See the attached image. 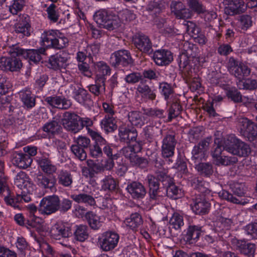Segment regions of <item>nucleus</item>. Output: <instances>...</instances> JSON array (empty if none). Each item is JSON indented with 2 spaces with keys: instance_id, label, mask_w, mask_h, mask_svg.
Here are the masks:
<instances>
[{
  "instance_id": "obj_4",
  "label": "nucleus",
  "mask_w": 257,
  "mask_h": 257,
  "mask_svg": "<svg viewBox=\"0 0 257 257\" xmlns=\"http://www.w3.org/2000/svg\"><path fill=\"white\" fill-rule=\"evenodd\" d=\"M75 144L71 147V151L81 161L87 157L85 149L90 147V140L86 137L79 136L75 140Z\"/></svg>"
},
{
  "instance_id": "obj_25",
  "label": "nucleus",
  "mask_w": 257,
  "mask_h": 257,
  "mask_svg": "<svg viewBox=\"0 0 257 257\" xmlns=\"http://www.w3.org/2000/svg\"><path fill=\"white\" fill-rule=\"evenodd\" d=\"M137 90L140 94L142 97L145 99L153 101L156 98L155 90L152 89L143 80L141 81L137 87Z\"/></svg>"
},
{
  "instance_id": "obj_55",
  "label": "nucleus",
  "mask_w": 257,
  "mask_h": 257,
  "mask_svg": "<svg viewBox=\"0 0 257 257\" xmlns=\"http://www.w3.org/2000/svg\"><path fill=\"white\" fill-rule=\"evenodd\" d=\"M203 127L197 126L190 130L188 133V138L191 143H195L202 137Z\"/></svg>"
},
{
  "instance_id": "obj_61",
  "label": "nucleus",
  "mask_w": 257,
  "mask_h": 257,
  "mask_svg": "<svg viewBox=\"0 0 257 257\" xmlns=\"http://www.w3.org/2000/svg\"><path fill=\"white\" fill-rule=\"evenodd\" d=\"M12 85L9 79L0 74V94H5L11 88Z\"/></svg>"
},
{
  "instance_id": "obj_5",
  "label": "nucleus",
  "mask_w": 257,
  "mask_h": 257,
  "mask_svg": "<svg viewBox=\"0 0 257 257\" xmlns=\"http://www.w3.org/2000/svg\"><path fill=\"white\" fill-rule=\"evenodd\" d=\"M133 43L141 52L147 54L153 52V44L149 36L143 33H137L133 37Z\"/></svg>"
},
{
  "instance_id": "obj_21",
  "label": "nucleus",
  "mask_w": 257,
  "mask_h": 257,
  "mask_svg": "<svg viewBox=\"0 0 257 257\" xmlns=\"http://www.w3.org/2000/svg\"><path fill=\"white\" fill-rule=\"evenodd\" d=\"M12 161L14 165L19 168L25 169L31 165L33 160L29 155L15 152L12 154Z\"/></svg>"
},
{
  "instance_id": "obj_31",
  "label": "nucleus",
  "mask_w": 257,
  "mask_h": 257,
  "mask_svg": "<svg viewBox=\"0 0 257 257\" xmlns=\"http://www.w3.org/2000/svg\"><path fill=\"white\" fill-rule=\"evenodd\" d=\"M143 222L141 215L138 213H135L125 219L124 224L133 230H136L143 224Z\"/></svg>"
},
{
  "instance_id": "obj_52",
  "label": "nucleus",
  "mask_w": 257,
  "mask_h": 257,
  "mask_svg": "<svg viewBox=\"0 0 257 257\" xmlns=\"http://www.w3.org/2000/svg\"><path fill=\"white\" fill-rule=\"evenodd\" d=\"M144 113L146 115L154 118H162L166 116L165 110L157 107L145 109Z\"/></svg>"
},
{
  "instance_id": "obj_43",
  "label": "nucleus",
  "mask_w": 257,
  "mask_h": 257,
  "mask_svg": "<svg viewBox=\"0 0 257 257\" xmlns=\"http://www.w3.org/2000/svg\"><path fill=\"white\" fill-rule=\"evenodd\" d=\"M201 233V227L198 225H190L185 237L187 241H195L198 239Z\"/></svg>"
},
{
  "instance_id": "obj_54",
  "label": "nucleus",
  "mask_w": 257,
  "mask_h": 257,
  "mask_svg": "<svg viewBox=\"0 0 257 257\" xmlns=\"http://www.w3.org/2000/svg\"><path fill=\"white\" fill-rule=\"evenodd\" d=\"M226 96L234 103H239L242 101L241 93L235 88H230L226 91Z\"/></svg>"
},
{
  "instance_id": "obj_20",
  "label": "nucleus",
  "mask_w": 257,
  "mask_h": 257,
  "mask_svg": "<svg viewBox=\"0 0 257 257\" xmlns=\"http://www.w3.org/2000/svg\"><path fill=\"white\" fill-rule=\"evenodd\" d=\"M232 244L237 250L240 253L248 256H253L255 250V244L248 243L243 240H238L233 238L231 240Z\"/></svg>"
},
{
  "instance_id": "obj_34",
  "label": "nucleus",
  "mask_w": 257,
  "mask_h": 257,
  "mask_svg": "<svg viewBox=\"0 0 257 257\" xmlns=\"http://www.w3.org/2000/svg\"><path fill=\"white\" fill-rule=\"evenodd\" d=\"M37 162L41 170L45 173L52 174L57 170L56 167L52 164L51 160L45 157L39 158Z\"/></svg>"
},
{
  "instance_id": "obj_17",
  "label": "nucleus",
  "mask_w": 257,
  "mask_h": 257,
  "mask_svg": "<svg viewBox=\"0 0 257 257\" xmlns=\"http://www.w3.org/2000/svg\"><path fill=\"white\" fill-rule=\"evenodd\" d=\"M45 101L52 107L61 109H68L72 105L70 100L63 96L53 95L46 97Z\"/></svg>"
},
{
  "instance_id": "obj_3",
  "label": "nucleus",
  "mask_w": 257,
  "mask_h": 257,
  "mask_svg": "<svg viewBox=\"0 0 257 257\" xmlns=\"http://www.w3.org/2000/svg\"><path fill=\"white\" fill-rule=\"evenodd\" d=\"M58 196L52 195L44 197L41 201L38 209L42 215H50L58 211Z\"/></svg>"
},
{
  "instance_id": "obj_27",
  "label": "nucleus",
  "mask_w": 257,
  "mask_h": 257,
  "mask_svg": "<svg viewBox=\"0 0 257 257\" xmlns=\"http://www.w3.org/2000/svg\"><path fill=\"white\" fill-rule=\"evenodd\" d=\"M101 187L105 191H115L119 188V182L111 175L105 176L101 181Z\"/></svg>"
},
{
  "instance_id": "obj_12",
  "label": "nucleus",
  "mask_w": 257,
  "mask_h": 257,
  "mask_svg": "<svg viewBox=\"0 0 257 257\" xmlns=\"http://www.w3.org/2000/svg\"><path fill=\"white\" fill-rule=\"evenodd\" d=\"M177 141L173 134H167L162 141V155L164 158H169L174 155Z\"/></svg>"
},
{
  "instance_id": "obj_58",
  "label": "nucleus",
  "mask_w": 257,
  "mask_h": 257,
  "mask_svg": "<svg viewBox=\"0 0 257 257\" xmlns=\"http://www.w3.org/2000/svg\"><path fill=\"white\" fill-rule=\"evenodd\" d=\"M169 222L170 225L175 229H180L184 225L183 216L178 213H174Z\"/></svg>"
},
{
  "instance_id": "obj_6",
  "label": "nucleus",
  "mask_w": 257,
  "mask_h": 257,
  "mask_svg": "<svg viewBox=\"0 0 257 257\" xmlns=\"http://www.w3.org/2000/svg\"><path fill=\"white\" fill-rule=\"evenodd\" d=\"M119 239L118 234L113 231H106L102 234L98 241L101 248L104 251H109L115 248Z\"/></svg>"
},
{
  "instance_id": "obj_28",
  "label": "nucleus",
  "mask_w": 257,
  "mask_h": 257,
  "mask_svg": "<svg viewBox=\"0 0 257 257\" xmlns=\"http://www.w3.org/2000/svg\"><path fill=\"white\" fill-rule=\"evenodd\" d=\"M19 94L24 106L27 109H31L35 106V96L32 94L30 90H22L20 92Z\"/></svg>"
},
{
  "instance_id": "obj_10",
  "label": "nucleus",
  "mask_w": 257,
  "mask_h": 257,
  "mask_svg": "<svg viewBox=\"0 0 257 257\" xmlns=\"http://www.w3.org/2000/svg\"><path fill=\"white\" fill-rule=\"evenodd\" d=\"M110 61L114 67L127 66L133 63L130 53L125 50H118L112 54Z\"/></svg>"
},
{
  "instance_id": "obj_64",
  "label": "nucleus",
  "mask_w": 257,
  "mask_h": 257,
  "mask_svg": "<svg viewBox=\"0 0 257 257\" xmlns=\"http://www.w3.org/2000/svg\"><path fill=\"white\" fill-rule=\"evenodd\" d=\"M30 25L28 23H19L15 27V31L17 33H21L24 36H29L30 35Z\"/></svg>"
},
{
  "instance_id": "obj_13",
  "label": "nucleus",
  "mask_w": 257,
  "mask_h": 257,
  "mask_svg": "<svg viewBox=\"0 0 257 257\" xmlns=\"http://www.w3.org/2000/svg\"><path fill=\"white\" fill-rule=\"evenodd\" d=\"M50 233L55 239L60 240L62 238H68L72 234L70 227L63 222H58L51 227Z\"/></svg>"
},
{
  "instance_id": "obj_38",
  "label": "nucleus",
  "mask_w": 257,
  "mask_h": 257,
  "mask_svg": "<svg viewBox=\"0 0 257 257\" xmlns=\"http://www.w3.org/2000/svg\"><path fill=\"white\" fill-rule=\"evenodd\" d=\"M182 111V107L179 99H176L172 102L168 110V122H171L173 119L177 117Z\"/></svg>"
},
{
  "instance_id": "obj_39",
  "label": "nucleus",
  "mask_w": 257,
  "mask_h": 257,
  "mask_svg": "<svg viewBox=\"0 0 257 257\" xmlns=\"http://www.w3.org/2000/svg\"><path fill=\"white\" fill-rule=\"evenodd\" d=\"M88 230V227L86 225H76L74 232L75 239L80 242L84 241L89 236Z\"/></svg>"
},
{
  "instance_id": "obj_7",
  "label": "nucleus",
  "mask_w": 257,
  "mask_h": 257,
  "mask_svg": "<svg viewBox=\"0 0 257 257\" xmlns=\"http://www.w3.org/2000/svg\"><path fill=\"white\" fill-rule=\"evenodd\" d=\"M238 123L241 133L250 142L257 139V124L246 117L240 118Z\"/></svg>"
},
{
  "instance_id": "obj_26",
  "label": "nucleus",
  "mask_w": 257,
  "mask_h": 257,
  "mask_svg": "<svg viewBox=\"0 0 257 257\" xmlns=\"http://www.w3.org/2000/svg\"><path fill=\"white\" fill-rule=\"evenodd\" d=\"M96 69L95 78L105 82L106 77L109 75L111 73L110 67L103 61L97 62L95 64Z\"/></svg>"
},
{
  "instance_id": "obj_15",
  "label": "nucleus",
  "mask_w": 257,
  "mask_h": 257,
  "mask_svg": "<svg viewBox=\"0 0 257 257\" xmlns=\"http://www.w3.org/2000/svg\"><path fill=\"white\" fill-rule=\"evenodd\" d=\"M118 136L120 142L130 144L136 141L138 132L133 126L122 125L118 128Z\"/></svg>"
},
{
  "instance_id": "obj_37",
  "label": "nucleus",
  "mask_w": 257,
  "mask_h": 257,
  "mask_svg": "<svg viewBox=\"0 0 257 257\" xmlns=\"http://www.w3.org/2000/svg\"><path fill=\"white\" fill-rule=\"evenodd\" d=\"M141 149L142 147L140 144L137 143L133 146H128L123 147L120 150V153L131 161L136 154L141 151Z\"/></svg>"
},
{
  "instance_id": "obj_33",
  "label": "nucleus",
  "mask_w": 257,
  "mask_h": 257,
  "mask_svg": "<svg viewBox=\"0 0 257 257\" xmlns=\"http://www.w3.org/2000/svg\"><path fill=\"white\" fill-rule=\"evenodd\" d=\"M100 125L106 133L113 132L117 129L116 120L114 116L105 115L100 122Z\"/></svg>"
},
{
  "instance_id": "obj_41",
  "label": "nucleus",
  "mask_w": 257,
  "mask_h": 257,
  "mask_svg": "<svg viewBox=\"0 0 257 257\" xmlns=\"http://www.w3.org/2000/svg\"><path fill=\"white\" fill-rule=\"evenodd\" d=\"M61 130L60 125L55 120L47 122L43 126V130L47 133L50 137L58 134L61 132Z\"/></svg>"
},
{
  "instance_id": "obj_1",
  "label": "nucleus",
  "mask_w": 257,
  "mask_h": 257,
  "mask_svg": "<svg viewBox=\"0 0 257 257\" xmlns=\"http://www.w3.org/2000/svg\"><path fill=\"white\" fill-rule=\"evenodd\" d=\"M41 39L43 45L47 48L61 49L68 43V39L58 30L45 31L41 34Z\"/></svg>"
},
{
  "instance_id": "obj_50",
  "label": "nucleus",
  "mask_w": 257,
  "mask_h": 257,
  "mask_svg": "<svg viewBox=\"0 0 257 257\" xmlns=\"http://www.w3.org/2000/svg\"><path fill=\"white\" fill-rule=\"evenodd\" d=\"M195 168L201 175L205 177H209L213 173V168L209 163H200L196 165Z\"/></svg>"
},
{
  "instance_id": "obj_30",
  "label": "nucleus",
  "mask_w": 257,
  "mask_h": 257,
  "mask_svg": "<svg viewBox=\"0 0 257 257\" xmlns=\"http://www.w3.org/2000/svg\"><path fill=\"white\" fill-rule=\"evenodd\" d=\"M231 154L239 157H245L251 153V149L248 145L238 140Z\"/></svg>"
},
{
  "instance_id": "obj_45",
  "label": "nucleus",
  "mask_w": 257,
  "mask_h": 257,
  "mask_svg": "<svg viewBox=\"0 0 257 257\" xmlns=\"http://www.w3.org/2000/svg\"><path fill=\"white\" fill-rule=\"evenodd\" d=\"M85 218L90 227L94 230L98 229L101 225L100 218L92 211H89L85 214Z\"/></svg>"
},
{
  "instance_id": "obj_35",
  "label": "nucleus",
  "mask_w": 257,
  "mask_h": 257,
  "mask_svg": "<svg viewBox=\"0 0 257 257\" xmlns=\"http://www.w3.org/2000/svg\"><path fill=\"white\" fill-rule=\"evenodd\" d=\"M5 202L7 205L10 206L15 209H20L19 205L21 202L20 195L16 194L11 191L3 196Z\"/></svg>"
},
{
  "instance_id": "obj_57",
  "label": "nucleus",
  "mask_w": 257,
  "mask_h": 257,
  "mask_svg": "<svg viewBox=\"0 0 257 257\" xmlns=\"http://www.w3.org/2000/svg\"><path fill=\"white\" fill-rule=\"evenodd\" d=\"M166 194L168 197L177 199L182 195L181 189L174 184H171L166 189Z\"/></svg>"
},
{
  "instance_id": "obj_19",
  "label": "nucleus",
  "mask_w": 257,
  "mask_h": 257,
  "mask_svg": "<svg viewBox=\"0 0 257 257\" xmlns=\"http://www.w3.org/2000/svg\"><path fill=\"white\" fill-rule=\"evenodd\" d=\"M153 59L159 66L169 65L173 60L172 53L168 50L160 49L153 53Z\"/></svg>"
},
{
  "instance_id": "obj_47",
  "label": "nucleus",
  "mask_w": 257,
  "mask_h": 257,
  "mask_svg": "<svg viewBox=\"0 0 257 257\" xmlns=\"http://www.w3.org/2000/svg\"><path fill=\"white\" fill-rule=\"evenodd\" d=\"M88 88L90 92L98 96L105 91V82L95 78V84L89 85Z\"/></svg>"
},
{
  "instance_id": "obj_60",
  "label": "nucleus",
  "mask_w": 257,
  "mask_h": 257,
  "mask_svg": "<svg viewBox=\"0 0 257 257\" xmlns=\"http://www.w3.org/2000/svg\"><path fill=\"white\" fill-rule=\"evenodd\" d=\"M238 159L235 157L221 156L215 161L217 165H222L224 166L232 165L236 163Z\"/></svg>"
},
{
  "instance_id": "obj_9",
  "label": "nucleus",
  "mask_w": 257,
  "mask_h": 257,
  "mask_svg": "<svg viewBox=\"0 0 257 257\" xmlns=\"http://www.w3.org/2000/svg\"><path fill=\"white\" fill-rule=\"evenodd\" d=\"M13 55L16 54H20L25 59H28L31 62L37 63L42 59V55H46V49L45 48H40L39 49L24 50L18 46H15Z\"/></svg>"
},
{
  "instance_id": "obj_8",
  "label": "nucleus",
  "mask_w": 257,
  "mask_h": 257,
  "mask_svg": "<svg viewBox=\"0 0 257 257\" xmlns=\"http://www.w3.org/2000/svg\"><path fill=\"white\" fill-rule=\"evenodd\" d=\"M80 116L74 112L66 111L61 119V123L64 127L71 133L76 134L80 131Z\"/></svg>"
},
{
  "instance_id": "obj_14",
  "label": "nucleus",
  "mask_w": 257,
  "mask_h": 257,
  "mask_svg": "<svg viewBox=\"0 0 257 257\" xmlns=\"http://www.w3.org/2000/svg\"><path fill=\"white\" fill-rule=\"evenodd\" d=\"M192 201L191 208L196 214L203 215L208 212L210 205L204 195L196 194L195 197L192 199Z\"/></svg>"
},
{
  "instance_id": "obj_23",
  "label": "nucleus",
  "mask_w": 257,
  "mask_h": 257,
  "mask_svg": "<svg viewBox=\"0 0 257 257\" xmlns=\"http://www.w3.org/2000/svg\"><path fill=\"white\" fill-rule=\"evenodd\" d=\"M126 189L134 199L143 198L147 193L145 186L138 181H133L128 183Z\"/></svg>"
},
{
  "instance_id": "obj_22",
  "label": "nucleus",
  "mask_w": 257,
  "mask_h": 257,
  "mask_svg": "<svg viewBox=\"0 0 257 257\" xmlns=\"http://www.w3.org/2000/svg\"><path fill=\"white\" fill-rule=\"evenodd\" d=\"M67 55L64 52H59L51 56L49 59L51 67L54 70L65 68L68 65Z\"/></svg>"
},
{
  "instance_id": "obj_46",
  "label": "nucleus",
  "mask_w": 257,
  "mask_h": 257,
  "mask_svg": "<svg viewBox=\"0 0 257 257\" xmlns=\"http://www.w3.org/2000/svg\"><path fill=\"white\" fill-rule=\"evenodd\" d=\"M58 183L64 187H70L73 182L71 173L67 171H61L58 176Z\"/></svg>"
},
{
  "instance_id": "obj_42",
  "label": "nucleus",
  "mask_w": 257,
  "mask_h": 257,
  "mask_svg": "<svg viewBox=\"0 0 257 257\" xmlns=\"http://www.w3.org/2000/svg\"><path fill=\"white\" fill-rule=\"evenodd\" d=\"M189 57L190 56L189 55L182 53L179 56L178 60L180 68L182 69L185 74H186L187 77H190L192 72L189 65Z\"/></svg>"
},
{
  "instance_id": "obj_48",
  "label": "nucleus",
  "mask_w": 257,
  "mask_h": 257,
  "mask_svg": "<svg viewBox=\"0 0 257 257\" xmlns=\"http://www.w3.org/2000/svg\"><path fill=\"white\" fill-rule=\"evenodd\" d=\"M159 89L161 94L164 97L166 100H168L174 93L172 85L166 82H160L159 85Z\"/></svg>"
},
{
  "instance_id": "obj_51",
  "label": "nucleus",
  "mask_w": 257,
  "mask_h": 257,
  "mask_svg": "<svg viewBox=\"0 0 257 257\" xmlns=\"http://www.w3.org/2000/svg\"><path fill=\"white\" fill-rule=\"evenodd\" d=\"M130 122L133 125L141 126L143 124L141 112L139 111H132L127 114Z\"/></svg>"
},
{
  "instance_id": "obj_53",
  "label": "nucleus",
  "mask_w": 257,
  "mask_h": 257,
  "mask_svg": "<svg viewBox=\"0 0 257 257\" xmlns=\"http://www.w3.org/2000/svg\"><path fill=\"white\" fill-rule=\"evenodd\" d=\"M47 13V17L50 21L53 23L57 22L59 18V12L57 9V6L54 4H51L46 10Z\"/></svg>"
},
{
  "instance_id": "obj_49",
  "label": "nucleus",
  "mask_w": 257,
  "mask_h": 257,
  "mask_svg": "<svg viewBox=\"0 0 257 257\" xmlns=\"http://www.w3.org/2000/svg\"><path fill=\"white\" fill-rule=\"evenodd\" d=\"M250 73V69L247 66L240 63L232 75L236 77L239 81H242L245 77H247Z\"/></svg>"
},
{
  "instance_id": "obj_36",
  "label": "nucleus",
  "mask_w": 257,
  "mask_h": 257,
  "mask_svg": "<svg viewBox=\"0 0 257 257\" xmlns=\"http://www.w3.org/2000/svg\"><path fill=\"white\" fill-rule=\"evenodd\" d=\"M232 224L231 219L220 217L214 223V227L216 231L219 232H225L229 230Z\"/></svg>"
},
{
  "instance_id": "obj_2",
  "label": "nucleus",
  "mask_w": 257,
  "mask_h": 257,
  "mask_svg": "<svg viewBox=\"0 0 257 257\" xmlns=\"http://www.w3.org/2000/svg\"><path fill=\"white\" fill-rule=\"evenodd\" d=\"M93 17L98 25L108 30H113L120 27L119 17L112 12L100 10L95 13Z\"/></svg>"
},
{
  "instance_id": "obj_24",
  "label": "nucleus",
  "mask_w": 257,
  "mask_h": 257,
  "mask_svg": "<svg viewBox=\"0 0 257 257\" xmlns=\"http://www.w3.org/2000/svg\"><path fill=\"white\" fill-rule=\"evenodd\" d=\"M34 181L36 184L42 189H49L51 190L55 189V180L50 176L39 173L36 175Z\"/></svg>"
},
{
  "instance_id": "obj_32",
  "label": "nucleus",
  "mask_w": 257,
  "mask_h": 257,
  "mask_svg": "<svg viewBox=\"0 0 257 257\" xmlns=\"http://www.w3.org/2000/svg\"><path fill=\"white\" fill-rule=\"evenodd\" d=\"M14 47L11 49L9 51V53L11 55V57H9V64L8 66V71H17L21 69L22 66V63L21 60L18 57L21 56L20 54H16L15 55H13L12 52L14 51Z\"/></svg>"
},
{
  "instance_id": "obj_62",
  "label": "nucleus",
  "mask_w": 257,
  "mask_h": 257,
  "mask_svg": "<svg viewBox=\"0 0 257 257\" xmlns=\"http://www.w3.org/2000/svg\"><path fill=\"white\" fill-rule=\"evenodd\" d=\"M237 85L239 89L253 90L257 88V81L254 79H247L244 82L239 81Z\"/></svg>"
},
{
  "instance_id": "obj_56",
  "label": "nucleus",
  "mask_w": 257,
  "mask_h": 257,
  "mask_svg": "<svg viewBox=\"0 0 257 257\" xmlns=\"http://www.w3.org/2000/svg\"><path fill=\"white\" fill-rule=\"evenodd\" d=\"M118 16L120 20V26L121 23H127L133 21L136 18V15L132 11L127 9L123 10Z\"/></svg>"
},
{
  "instance_id": "obj_16",
  "label": "nucleus",
  "mask_w": 257,
  "mask_h": 257,
  "mask_svg": "<svg viewBox=\"0 0 257 257\" xmlns=\"http://www.w3.org/2000/svg\"><path fill=\"white\" fill-rule=\"evenodd\" d=\"M146 181L149 188V195L150 198L156 201H159L163 196L160 190V183L158 179L153 175L147 176Z\"/></svg>"
},
{
  "instance_id": "obj_18",
  "label": "nucleus",
  "mask_w": 257,
  "mask_h": 257,
  "mask_svg": "<svg viewBox=\"0 0 257 257\" xmlns=\"http://www.w3.org/2000/svg\"><path fill=\"white\" fill-rule=\"evenodd\" d=\"M171 12L174 13L178 19H189L191 16L190 10L185 8V6L180 1H172L170 4Z\"/></svg>"
},
{
  "instance_id": "obj_63",
  "label": "nucleus",
  "mask_w": 257,
  "mask_h": 257,
  "mask_svg": "<svg viewBox=\"0 0 257 257\" xmlns=\"http://www.w3.org/2000/svg\"><path fill=\"white\" fill-rule=\"evenodd\" d=\"M219 196L223 199L226 200L230 202L235 204H241V201L233 194L230 193L226 190H222L218 193Z\"/></svg>"
},
{
  "instance_id": "obj_11",
  "label": "nucleus",
  "mask_w": 257,
  "mask_h": 257,
  "mask_svg": "<svg viewBox=\"0 0 257 257\" xmlns=\"http://www.w3.org/2000/svg\"><path fill=\"white\" fill-rule=\"evenodd\" d=\"M212 140L211 137H207L194 147L192 151V158L195 162H199L205 158Z\"/></svg>"
},
{
  "instance_id": "obj_44",
  "label": "nucleus",
  "mask_w": 257,
  "mask_h": 257,
  "mask_svg": "<svg viewBox=\"0 0 257 257\" xmlns=\"http://www.w3.org/2000/svg\"><path fill=\"white\" fill-rule=\"evenodd\" d=\"M238 139H237L234 135H229L223 138L220 141V144L223 147V149L227 151L229 153H231L235 146Z\"/></svg>"
},
{
  "instance_id": "obj_29",
  "label": "nucleus",
  "mask_w": 257,
  "mask_h": 257,
  "mask_svg": "<svg viewBox=\"0 0 257 257\" xmlns=\"http://www.w3.org/2000/svg\"><path fill=\"white\" fill-rule=\"evenodd\" d=\"M71 198L78 203H83L86 205L94 206L96 205V201L92 195L85 193L71 195Z\"/></svg>"
},
{
  "instance_id": "obj_59",
  "label": "nucleus",
  "mask_w": 257,
  "mask_h": 257,
  "mask_svg": "<svg viewBox=\"0 0 257 257\" xmlns=\"http://www.w3.org/2000/svg\"><path fill=\"white\" fill-rule=\"evenodd\" d=\"M25 4V0H13L12 4L9 7V11L13 15H17L23 10Z\"/></svg>"
},
{
  "instance_id": "obj_40",
  "label": "nucleus",
  "mask_w": 257,
  "mask_h": 257,
  "mask_svg": "<svg viewBox=\"0 0 257 257\" xmlns=\"http://www.w3.org/2000/svg\"><path fill=\"white\" fill-rule=\"evenodd\" d=\"M74 99L79 103L84 104L90 99V96L84 89L77 87L73 91Z\"/></svg>"
}]
</instances>
